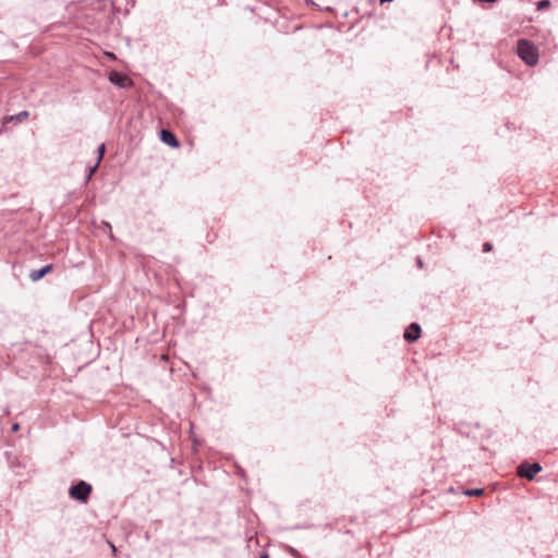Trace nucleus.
I'll return each mask as SVG.
<instances>
[{
	"instance_id": "obj_1",
	"label": "nucleus",
	"mask_w": 558,
	"mask_h": 558,
	"mask_svg": "<svg viewBox=\"0 0 558 558\" xmlns=\"http://www.w3.org/2000/svg\"><path fill=\"white\" fill-rule=\"evenodd\" d=\"M517 53L530 66L535 65L538 61L537 48L527 39H519Z\"/></svg>"
},
{
	"instance_id": "obj_2",
	"label": "nucleus",
	"mask_w": 558,
	"mask_h": 558,
	"mask_svg": "<svg viewBox=\"0 0 558 558\" xmlns=\"http://www.w3.org/2000/svg\"><path fill=\"white\" fill-rule=\"evenodd\" d=\"M93 487L90 484L85 481H78L70 487L69 495L72 499L85 504L89 499Z\"/></svg>"
},
{
	"instance_id": "obj_3",
	"label": "nucleus",
	"mask_w": 558,
	"mask_h": 558,
	"mask_svg": "<svg viewBox=\"0 0 558 558\" xmlns=\"http://www.w3.org/2000/svg\"><path fill=\"white\" fill-rule=\"evenodd\" d=\"M542 471V466L539 463L534 462L530 463L527 461L522 462L517 468V474L525 480L532 481L535 475Z\"/></svg>"
},
{
	"instance_id": "obj_4",
	"label": "nucleus",
	"mask_w": 558,
	"mask_h": 558,
	"mask_svg": "<svg viewBox=\"0 0 558 558\" xmlns=\"http://www.w3.org/2000/svg\"><path fill=\"white\" fill-rule=\"evenodd\" d=\"M109 81L112 84H114V85H117L119 87H122V88L129 86L130 83H131V81H130V78L128 76H125L124 74L119 73L117 71H111L109 73Z\"/></svg>"
},
{
	"instance_id": "obj_5",
	"label": "nucleus",
	"mask_w": 558,
	"mask_h": 558,
	"mask_svg": "<svg viewBox=\"0 0 558 558\" xmlns=\"http://www.w3.org/2000/svg\"><path fill=\"white\" fill-rule=\"evenodd\" d=\"M421 337V326L417 323H412L404 332V339L412 343Z\"/></svg>"
},
{
	"instance_id": "obj_6",
	"label": "nucleus",
	"mask_w": 558,
	"mask_h": 558,
	"mask_svg": "<svg viewBox=\"0 0 558 558\" xmlns=\"http://www.w3.org/2000/svg\"><path fill=\"white\" fill-rule=\"evenodd\" d=\"M161 141L169 145L172 148H178L180 146V142L177 136L169 130H161L160 132Z\"/></svg>"
},
{
	"instance_id": "obj_7",
	"label": "nucleus",
	"mask_w": 558,
	"mask_h": 558,
	"mask_svg": "<svg viewBox=\"0 0 558 558\" xmlns=\"http://www.w3.org/2000/svg\"><path fill=\"white\" fill-rule=\"evenodd\" d=\"M52 268H53L52 264H48V265L43 266L39 269H34L29 272V279L33 282H36V281L40 280L41 278H44L47 274H49L52 270Z\"/></svg>"
},
{
	"instance_id": "obj_8",
	"label": "nucleus",
	"mask_w": 558,
	"mask_h": 558,
	"mask_svg": "<svg viewBox=\"0 0 558 558\" xmlns=\"http://www.w3.org/2000/svg\"><path fill=\"white\" fill-rule=\"evenodd\" d=\"M28 116H29L28 111L24 110V111L19 112L17 114L8 117L5 120L7 121L16 120V121L21 122L23 120H26L28 118Z\"/></svg>"
},
{
	"instance_id": "obj_9",
	"label": "nucleus",
	"mask_w": 558,
	"mask_h": 558,
	"mask_svg": "<svg viewBox=\"0 0 558 558\" xmlns=\"http://www.w3.org/2000/svg\"><path fill=\"white\" fill-rule=\"evenodd\" d=\"M484 494V489L482 488H472L464 490L465 496L475 497V496H482Z\"/></svg>"
},
{
	"instance_id": "obj_10",
	"label": "nucleus",
	"mask_w": 558,
	"mask_h": 558,
	"mask_svg": "<svg viewBox=\"0 0 558 558\" xmlns=\"http://www.w3.org/2000/svg\"><path fill=\"white\" fill-rule=\"evenodd\" d=\"M99 167V163H95L94 166L88 167L87 174H86V183L92 179V177L96 173L97 169Z\"/></svg>"
},
{
	"instance_id": "obj_11",
	"label": "nucleus",
	"mask_w": 558,
	"mask_h": 558,
	"mask_svg": "<svg viewBox=\"0 0 558 558\" xmlns=\"http://www.w3.org/2000/svg\"><path fill=\"white\" fill-rule=\"evenodd\" d=\"M105 151H106V146L105 144H100L97 148V154H98V157H97V163L100 165L102 158H104V155H105Z\"/></svg>"
},
{
	"instance_id": "obj_12",
	"label": "nucleus",
	"mask_w": 558,
	"mask_h": 558,
	"mask_svg": "<svg viewBox=\"0 0 558 558\" xmlns=\"http://www.w3.org/2000/svg\"><path fill=\"white\" fill-rule=\"evenodd\" d=\"M550 4L549 0H541L537 2V9L543 10Z\"/></svg>"
},
{
	"instance_id": "obj_13",
	"label": "nucleus",
	"mask_w": 558,
	"mask_h": 558,
	"mask_svg": "<svg viewBox=\"0 0 558 558\" xmlns=\"http://www.w3.org/2000/svg\"><path fill=\"white\" fill-rule=\"evenodd\" d=\"M493 250V245L489 242H485L483 245L484 252H490Z\"/></svg>"
},
{
	"instance_id": "obj_14",
	"label": "nucleus",
	"mask_w": 558,
	"mask_h": 558,
	"mask_svg": "<svg viewBox=\"0 0 558 558\" xmlns=\"http://www.w3.org/2000/svg\"><path fill=\"white\" fill-rule=\"evenodd\" d=\"M19 428H20V424H19V423H14V424L12 425V430H13V432L19 430Z\"/></svg>"
},
{
	"instance_id": "obj_15",
	"label": "nucleus",
	"mask_w": 558,
	"mask_h": 558,
	"mask_svg": "<svg viewBox=\"0 0 558 558\" xmlns=\"http://www.w3.org/2000/svg\"><path fill=\"white\" fill-rule=\"evenodd\" d=\"M417 266H418L420 268H422V267H423V262H422V259H421V258H417Z\"/></svg>"
},
{
	"instance_id": "obj_16",
	"label": "nucleus",
	"mask_w": 558,
	"mask_h": 558,
	"mask_svg": "<svg viewBox=\"0 0 558 558\" xmlns=\"http://www.w3.org/2000/svg\"><path fill=\"white\" fill-rule=\"evenodd\" d=\"M291 554H292L293 556H295V557L299 555V553H298L295 549H293V548H291Z\"/></svg>"
},
{
	"instance_id": "obj_17",
	"label": "nucleus",
	"mask_w": 558,
	"mask_h": 558,
	"mask_svg": "<svg viewBox=\"0 0 558 558\" xmlns=\"http://www.w3.org/2000/svg\"><path fill=\"white\" fill-rule=\"evenodd\" d=\"M259 558H268V555H266V554L262 555V556H259Z\"/></svg>"
}]
</instances>
